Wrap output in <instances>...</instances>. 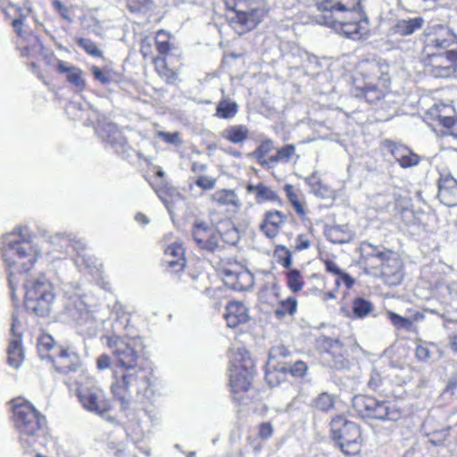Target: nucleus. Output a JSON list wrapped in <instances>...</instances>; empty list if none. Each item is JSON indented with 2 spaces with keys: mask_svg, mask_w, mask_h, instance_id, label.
I'll list each match as a JSON object with an SVG mask.
<instances>
[{
  "mask_svg": "<svg viewBox=\"0 0 457 457\" xmlns=\"http://www.w3.org/2000/svg\"><path fill=\"white\" fill-rule=\"evenodd\" d=\"M27 234L18 228L14 232L2 237V251L6 255L15 253L20 259L29 257V264L18 262L21 268L19 272L11 270L8 274V284L12 301L17 300L15 295L16 287L22 278L24 288V305L27 311L37 316H46L50 311L54 300L53 285L44 274L34 275L30 269L36 260V251H33L31 244L26 239Z\"/></svg>",
  "mask_w": 457,
  "mask_h": 457,
  "instance_id": "obj_1",
  "label": "nucleus"
},
{
  "mask_svg": "<svg viewBox=\"0 0 457 457\" xmlns=\"http://www.w3.org/2000/svg\"><path fill=\"white\" fill-rule=\"evenodd\" d=\"M115 365L123 369L119 375L114 373L111 386L113 396L121 403L122 408L129 406L130 400L142 402L154 395L152 373L141 362V345L133 339L124 340L111 337L108 340Z\"/></svg>",
  "mask_w": 457,
  "mask_h": 457,
  "instance_id": "obj_2",
  "label": "nucleus"
},
{
  "mask_svg": "<svg viewBox=\"0 0 457 457\" xmlns=\"http://www.w3.org/2000/svg\"><path fill=\"white\" fill-rule=\"evenodd\" d=\"M56 370L60 373L73 374V379L79 386L78 396L82 406L88 411L105 418L111 409V404L100 388L83 386L85 370L77 353L70 352L68 349H62L59 353V366L56 367Z\"/></svg>",
  "mask_w": 457,
  "mask_h": 457,
  "instance_id": "obj_3",
  "label": "nucleus"
},
{
  "mask_svg": "<svg viewBox=\"0 0 457 457\" xmlns=\"http://www.w3.org/2000/svg\"><path fill=\"white\" fill-rule=\"evenodd\" d=\"M16 428L20 433V442L25 453L37 451L38 437L46 419L35 407L21 398L9 402Z\"/></svg>",
  "mask_w": 457,
  "mask_h": 457,
  "instance_id": "obj_4",
  "label": "nucleus"
},
{
  "mask_svg": "<svg viewBox=\"0 0 457 457\" xmlns=\"http://www.w3.org/2000/svg\"><path fill=\"white\" fill-rule=\"evenodd\" d=\"M228 368L229 384L233 393L245 392L255 376V366L245 348L231 351Z\"/></svg>",
  "mask_w": 457,
  "mask_h": 457,
  "instance_id": "obj_5",
  "label": "nucleus"
},
{
  "mask_svg": "<svg viewBox=\"0 0 457 457\" xmlns=\"http://www.w3.org/2000/svg\"><path fill=\"white\" fill-rule=\"evenodd\" d=\"M332 438L346 455L357 453L361 449V431L353 421L343 415L335 416L330 421Z\"/></svg>",
  "mask_w": 457,
  "mask_h": 457,
  "instance_id": "obj_6",
  "label": "nucleus"
},
{
  "mask_svg": "<svg viewBox=\"0 0 457 457\" xmlns=\"http://www.w3.org/2000/svg\"><path fill=\"white\" fill-rule=\"evenodd\" d=\"M423 37V57L457 49V37L445 26L438 24L427 28Z\"/></svg>",
  "mask_w": 457,
  "mask_h": 457,
  "instance_id": "obj_7",
  "label": "nucleus"
},
{
  "mask_svg": "<svg viewBox=\"0 0 457 457\" xmlns=\"http://www.w3.org/2000/svg\"><path fill=\"white\" fill-rule=\"evenodd\" d=\"M353 408L363 419L396 420L399 412L392 409L390 403L365 395H357L352 400Z\"/></svg>",
  "mask_w": 457,
  "mask_h": 457,
  "instance_id": "obj_8",
  "label": "nucleus"
},
{
  "mask_svg": "<svg viewBox=\"0 0 457 457\" xmlns=\"http://www.w3.org/2000/svg\"><path fill=\"white\" fill-rule=\"evenodd\" d=\"M224 4L229 11L227 19L239 35L254 29L263 18V11L259 7H251L250 11H247L237 0H224Z\"/></svg>",
  "mask_w": 457,
  "mask_h": 457,
  "instance_id": "obj_9",
  "label": "nucleus"
},
{
  "mask_svg": "<svg viewBox=\"0 0 457 457\" xmlns=\"http://www.w3.org/2000/svg\"><path fill=\"white\" fill-rule=\"evenodd\" d=\"M430 68L431 74L436 78H449L457 68V49H451L445 53L423 57Z\"/></svg>",
  "mask_w": 457,
  "mask_h": 457,
  "instance_id": "obj_10",
  "label": "nucleus"
},
{
  "mask_svg": "<svg viewBox=\"0 0 457 457\" xmlns=\"http://www.w3.org/2000/svg\"><path fill=\"white\" fill-rule=\"evenodd\" d=\"M448 110V106L436 104L425 112L424 120L430 126L437 122L443 127V134L457 138V118L447 115Z\"/></svg>",
  "mask_w": 457,
  "mask_h": 457,
  "instance_id": "obj_11",
  "label": "nucleus"
},
{
  "mask_svg": "<svg viewBox=\"0 0 457 457\" xmlns=\"http://www.w3.org/2000/svg\"><path fill=\"white\" fill-rule=\"evenodd\" d=\"M21 327V322L13 317L10 328L12 338L6 349L7 363L13 369L20 368L25 359Z\"/></svg>",
  "mask_w": 457,
  "mask_h": 457,
  "instance_id": "obj_12",
  "label": "nucleus"
},
{
  "mask_svg": "<svg viewBox=\"0 0 457 457\" xmlns=\"http://www.w3.org/2000/svg\"><path fill=\"white\" fill-rule=\"evenodd\" d=\"M340 12H328L323 16L324 24L342 32L349 38H355L360 34V25L357 21H346V16L339 15Z\"/></svg>",
  "mask_w": 457,
  "mask_h": 457,
  "instance_id": "obj_13",
  "label": "nucleus"
},
{
  "mask_svg": "<svg viewBox=\"0 0 457 457\" xmlns=\"http://www.w3.org/2000/svg\"><path fill=\"white\" fill-rule=\"evenodd\" d=\"M96 131L99 137L108 142L117 153L124 151L127 140L115 124L112 122L99 123Z\"/></svg>",
  "mask_w": 457,
  "mask_h": 457,
  "instance_id": "obj_14",
  "label": "nucleus"
},
{
  "mask_svg": "<svg viewBox=\"0 0 457 457\" xmlns=\"http://www.w3.org/2000/svg\"><path fill=\"white\" fill-rule=\"evenodd\" d=\"M381 275L386 283L395 286L403 280L402 263L398 257L390 251L389 254L380 262Z\"/></svg>",
  "mask_w": 457,
  "mask_h": 457,
  "instance_id": "obj_15",
  "label": "nucleus"
},
{
  "mask_svg": "<svg viewBox=\"0 0 457 457\" xmlns=\"http://www.w3.org/2000/svg\"><path fill=\"white\" fill-rule=\"evenodd\" d=\"M224 283L236 291H245L253 285L252 273L243 268L238 270L226 269L223 272Z\"/></svg>",
  "mask_w": 457,
  "mask_h": 457,
  "instance_id": "obj_16",
  "label": "nucleus"
},
{
  "mask_svg": "<svg viewBox=\"0 0 457 457\" xmlns=\"http://www.w3.org/2000/svg\"><path fill=\"white\" fill-rule=\"evenodd\" d=\"M324 347L328 355L331 358L328 360L329 365L335 370H343L347 367L345 358L346 350L343 344L337 338H324Z\"/></svg>",
  "mask_w": 457,
  "mask_h": 457,
  "instance_id": "obj_17",
  "label": "nucleus"
},
{
  "mask_svg": "<svg viewBox=\"0 0 457 457\" xmlns=\"http://www.w3.org/2000/svg\"><path fill=\"white\" fill-rule=\"evenodd\" d=\"M437 196L446 206L457 205V180L452 175L440 177Z\"/></svg>",
  "mask_w": 457,
  "mask_h": 457,
  "instance_id": "obj_18",
  "label": "nucleus"
},
{
  "mask_svg": "<svg viewBox=\"0 0 457 457\" xmlns=\"http://www.w3.org/2000/svg\"><path fill=\"white\" fill-rule=\"evenodd\" d=\"M287 216L280 211H270L264 214V219L260 224V230L269 238L278 236L281 226L285 223Z\"/></svg>",
  "mask_w": 457,
  "mask_h": 457,
  "instance_id": "obj_19",
  "label": "nucleus"
},
{
  "mask_svg": "<svg viewBox=\"0 0 457 457\" xmlns=\"http://www.w3.org/2000/svg\"><path fill=\"white\" fill-rule=\"evenodd\" d=\"M223 316L229 328H236L240 324H244L249 319L247 308L239 302H230L228 303Z\"/></svg>",
  "mask_w": 457,
  "mask_h": 457,
  "instance_id": "obj_20",
  "label": "nucleus"
},
{
  "mask_svg": "<svg viewBox=\"0 0 457 457\" xmlns=\"http://www.w3.org/2000/svg\"><path fill=\"white\" fill-rule=\"evenodd\" d=\"M425 21L421 16L408 17L396 20L391 30L394 34L406 37L411 36L424 26Z\"/></svg>",
  "mask_w": 457,
  "mask_h": 457,
  "instance_id": "obj_21",
  "label": "nucleus"
},
{
  "mask_svg": "<svg viewBox=\"0 0 457 457\" xmlns=\"http://www.w3.org/2000/svg\"><path fill=\"white\" fill-rule=\"evenodd\" d=\"M391 154L402 168H411L418 165L420 157L411 149L402 145H392Z\"/></svg>",
  "mask_w": 457,
  "mask_h": 457,
  "instance_id": "obj_22",
  "label": "nucleus"
},
{
  "mask_svg": "<svg viewBox=\"0 0 457 457\" xmlns=\"http://www.w3.org/2000/svg\"><path fill=\"white\" fill-rule=\"evenodd\" d=\"M353 4H343V3H332L330 0H325L319 4V10L328 12H354L358 16H361L360 12L361 11V0H353Z\"/></svg>",
  "mask_w": 457,
  "mask_h": 457,
  "instance_id": "obj_23",
  "label": "nucleus"
},
{
  "mask_svg": "<svg viewBox=\"0 0 457 457\" xmlns=\"http://www.w3.org/2000/svg\"><path fill=\"white\" fill-rule=\"evenodd\" d=\"M359 251L363 260L376 259L379 263L383 262L390 253V250L382 246L374 245L367 241L361 243Z\"/></svg>",
  "mask_w": 457,
  "mask_h": 457,
  "instance_id": "obj_24",
  "label": "nucleus"
},
{
  "mask_svg": "<svg viewBox=\"0 0 457 457\" xmlns=\"http://www.w3.org/2000/svg\"><path fill=\"white\" fill-rule=\"evenodd\" d=\"M221 137L233 144H240L248 138L249 129L245 125L228 126L222 130Z\"/></svg>",
  "mask_w": 457,
  "mask_h": 457,
  "instance_id": "obj_25",
  "label": "nucleus"
},
{
  "mask_svg": "<svg viewBox=\"0 0 457 457\" xmlns=\"http://www.w3.org/2000/svg\"><path fill=\"white\" fill-rule=\"evenodd\" d=\"M246 191L251 194H255L257 203H262L264 201H277L278 199L276 192L262 183L255 186L248 185L246 187Z\"/></svg>",
  "mask_w": 457,
  "mask_h": 457,
  "instance_id": "obj_26",
  "label": "nucleus"
},
{
  "mask_svg": "<svg viewBox=\"0 0 457 457\" xmlns=\"http://www.w3.org/2000/svg\"><path fill=\"white\" fill-rule=\"evenodd\" d=\"M327 237L334 244H346L353 239V234L345 226H333L328 229Z\"/></svg>",
  "mask_w": 457,
  "mask_h": 457,
  "instance_id": "obj_27",
  "label": "nucleus"
},
{
  "mask_svg": "<svg viewBox=\"0 0 457 457\" xmlns=\"http://www.w3.org/2000/svg\"><path fill=\"white\" fill-rule=\"evenodd\" d=\"M416 357L420 361H428L434 357L440 358L442 353L436 344H419L415 351Z\"/></svg>",
  "mask_w": 457,
  "mask_h": 457,
  "instance_id": "obj_28",
  "label": "nucleus"
},
{
  "mask_svg": "<svg viewBox=\"0 0 457 457\" xmlns=\"http://www.w3.org/2000/svg\"><path fill=\"white\" fill-rule=\"evenodd\" d=\"M353 319H364L374 309L372 303L363 297H356L352 303Z\"/></svg>",
  "mask_w": 457,
  "mask_h": 457,
  "instance_id": "obj_29",
  "label": "nucleus"
},
{
  "mask_svg": "<svg viewBox=\"0 0 457 457\" xmlns=\"http://www.w3.org/2000/svg\"><path fill=\"white\" fill-rule=\"evenodd\" d=\"M237 111L238 105L236 102L223 99L217 105L215 116L221 119H231L236 116Z\"/></svg>",
  "mask_w": 457,
  "mask_h": 457,
  "instance_id": "obj_30",
  "label": "nucleus"
},
{
  "mask_svg": "<svg viewBox=\"0 0 457 457\" xmlns=\"http://www.w3.org/2000/svg\"><path fill=\"white\" fill-rule=\"evenodd\" d=\"M273 149V141L265 140L262 142L260 145L250 155L253 158L256 159L262 166H268L270 163V158L266 160L265 156L268 155Z\"/></svg>",
  "mask_w": 457,
  "mask_h": 457,
  "instance_id": "obj_31",
  "label": "nucleus"
},
{
  "mask_svg": "<svg viewBox=\"0 0 457 457\" xmlns=\"http://www.w3.org/2000/svg\"><path fill=\"white\" fill-rule=\"evenodd\" d=\"M297 309V301L295 297H288L280 301L278 307L274 310V315L278 319H283L287 315H293Z\"/></svg>",
  "mask_w": 457,
  "mask_h": 457,
  "instance_id": "obj_32",
  "label": "nucleus"
},
{
  "mask_svg": "<svg viewBox=\"0 0 457 457\" xmlns=\"http://www.w3.org/2000/svg\"><path fill=\"white\" fill-rule=\"evenodd\" d=\"M295 155V146L294 145H286L277 150L276 154L270 157V162L287 163Z\"/></svg>",
  "mask_w": 457,
  "mask_h": 457,
  "instance_id": "obj_33",
  "label": "nucleus"
},
{
  "mask_svg": "<svg viewBox=\"0 0 457 457\" xmlns=\"http://www.w3.org/2000/svg\"><path fill=\"white\" fill-rule=\"evenodd\" d=\"M212 199L222 205H233L236 207L239 205V200L233 190L223 189L217 191L212 195Z\"/></svg>",
  "mask_w": 457,
  "mask_h": 457,
  "instance_id": "obj_34",
  "label": "nucleus"
},
{
  "mask_svg": "<svg viewBox=\"0 0 457 457\" xmlns=\"http://www.w3.org/2000/svg\"><path fill=\"white\" fill-rule=\"evenodd\" d=\"M214 232L216 231L204 221L196 220L193 226L192 237L196 245H198V239L205 241L209 236L211 237Z\"/></svg>",
  "mask_w": 457,
  "mask_h": 457,
  "instance_id": "obj_35",
  "label": "nucleus"
},
{
  "mask_svg": "<svg viewBox=\"0 0 457 457\" xmlns=\"http://www.w3.org/2000/svg\"><path fill=\"white\" fill-rule=\"evenodd\" d=\"M335 402L336 395L322 392L313 400V406L319 411H328L333 409Z\"/></svg>",
  "mask_w": 457,
  "mask_h": 457,
  "instance_id": "obj_36",
  "label": "nucleus"
},
{
  "mask_svg": "<svg viewBox=\"0 0 457 457\" xmlns=\"http://www.w3.org/2000/svg\"><path fill=\"white\" fill-rule=\"evenodd\" d=\"M305 182L311 187L312 191L319 196L327 197L328 194V187L323 185L320 179L317 177V173L313 172L311 176L305 179Z\"/></svg>",
  "mask_w": 457,
  "mask_h": 457,
  "instance_id": "obj_37",
  "label": "nucleus"
},
{
  "mask_svg": "<svg viewBox=\"0 0 457 457\" xmlns=\"http://www.w3.org/2000/svg\"><path fill=\"white\" fill-rule=\"evenodd\" d=\"M225 225L227 230L225 232L220 231V238H222L225 243L234 245L240 239L239 232L231 221L226 220Z\"/></svg>",
  "mask_w": 457,
  "mask_h": 457,
  "instance_id": "obj_38",
  "label": "nucleus"
},
{
  "mask_svg": "<svg viewBox=\"0 0 457 457\" xmlns=\"http://www.w3.org/2000/svg\"><path fill=\"white\" fill-rule=\"evenodd\" d=\"M201 249L208 251L210 253H214L220 250L222 246L220 244V230L214 232L211 237L203 241L198 239V245Z\"/></svg>",
  "mask_w": 457,
  "mask_h": 457,
  "instance_id": "obj_39",
  "label": "nucleus"
},
{
  "mask_svg": "<svg viewBox=\"0 0 457 457\" xmlns=\"http://www.w3.org/2000/svg\"><path fill=\"white\" fill-rule=\"evenodd\" d=\"M354 95L358 97H364L367 102H373L380 98V92L378 90L377 86L356 87Z\"/></svg>",
  "mask_w": 457,
  "mask_h": 457,
  "instance_id": "obj_40",
  "label": "nucleus"
},
{
  "mask_svg": "<svg viewBox=\"0 0 457 457\" xmlns=\"http://www.w3.org/2000/svg\"><path fill=\"white\" fill-rule=\"evenodd\" d=\"M66 77L67 80L79 90H83L85 88L86 82L83 78V71L79 68L75 66L71 70Z\"/></svg>",
  "mask_w": 457,
  "mask_h": 457,
  "instance_id": "obj_41",
  "label": "nucleus"
},
{
  "mask_svg": "<svg viewBox=\"0 0 457 457\" xmlns=\"http://www.w3.org/2000/svg\"><path fill=\"white\" fill-rule=\"evenodd\" d=\"M77 44L89 55L95 57H103V52L91 39L80 37L77 39Z\"/></svg>",
  "mask_w": 457,
  "mask_h": 457,
  "instance_id": "obj_42",
  "label": "nucleus"
},
{
  "mask_svg": "<svg viewBox=\"0 0 457 457\" xmlns=\"http://www.w3.org/2000/svg\"><path fill=\"white\" fill-rule=\"evenodd\" d=\"M152 0H127V7L131 12H146L153 8Z\"/></svg>",
  "mask_w": 457,
  "mask_h": 457,
  "instance_id": "obj_43",
  "label": "nucleus"
},
{
  "mask_svg": "<svg viewBox=\"0 0 457 457\" xmlns=\"http://www.w3.org/2000/svg\"><path fill=\"white\" fill-rule=\"evenodd\" d=\"M287 286L291 291L297 293L303 288L301 273L298 270H290L287 272Z\"/></svg>",
  "mask_w": 457,
  "mask_h": 457,
  "instance_id": "obj_44",
  "label": "nucleus"
},
{
  "mask_svg": "<svg viewBox=\"0 0 457 457\" xmlns=\"http://www.w3.org/2000/svg\"><path fill=\"white\" fill-rule=\"evenodd\" d=\"M90 70L94 79L103 85H108L113 80V76L109 70H101L96 65H93Z\"/></svg>",
  "mask_w": 457,
  "mask_h": 457,
  "instance_id": "obj_45",
  "label": "nucleus"
},
{
  "mask_svg": "<svg viewBox=\"0 0 457 457\" xmlns=\"http://www.w3.org/2000/svg\"><path fill=\"white\" fill-rule=\"evenodd\" d=\"M387 317L396 328L410 329L412 326V321L410 319L402 317L394 312H387Z\"/></svg>",
  "mask_w": 457,
  "mask_h": 457,
  "instance_id": "obj_46",
  "label": "nucleus"
},
{
  "mask_svg": "<svg viewBox=\"0 0 457 457\" xmlns=\"http://www.w3.org/2000/svg\"><path fill=\"white\" fill-rule=\"evenodd\" d=\"M78 323L80 326L87 325V330L89 333L95 332L96 328V321L94 316L87 310L79 312V317L77 319Z\"/></svg>",
  "mask_w": 457,
  "mask_h": 457,
  "instance_id": "obj_47",
  "label": "nucleus"
},
{
  "mask_svg": "<svg viewBox=\"0 0 457 457\" xmlns=\"http://www.w3.org/2000/svg\"><path fill=\"white\" fill-rule=\"evenodd\" d=\"M283 370L285 371L289 372L292 376L295 378H303L305 376L308 366L305 362L302 361H297L292 365H288L287 367H284Z\"/></svg>",
  "mask_w": 457,
  "mask_h": 457,
  "instance_id": "obj_48",
  "label": "nucleus"
},
{
  "mask_svg": "<svg viewBox=\"0 0 457 457\" xmlns=\"http://www.w3.org/2000/svg\"><path fill=\"white\" fill-rule=\"evenodd\" d=\"M285 191L287 193V196L289 202L294 206L295 212L300 215H304L303 207L300 203L297 195L294 192L293 187L291 185H286Z\"/></svg>",
  "mask_w": 457,
  "mask_h": 457,
  "instance_id": "obj_49",
  "label": "nucleus"
},
{
  "mask_svg": "<svg viewBox=\"0 0 457 457\" xmlns=\"http://www.w3.org/2000/svg\"><path fill=\"white\" fill-rule=\"evenodd\" d=\"M428 438V442L433 445L439 446L444 445L447 437L449 436L448 429H441L437 431H432L427 433Z\"/></svg>",
  "mask_w": 457,
  "mask_h": 457,
  "instance_id": "obj_50",
  "label": "nucleus"
},
{
  "mask_svg": "<svg viewBox=\"0 0 457 457\" xmlns=\"http://www.w3.org/2000/svg\"><path fill=\"white\" fill-rule=\"evenodd\" d=\"M163 265L170 270V272L178 273L185 268V258H168L165 256Z\"/></svg>",
  "mask_w": 457,
  "mask_h": 457,
  "instance_id": "obj_51",
  "label": "nucleus"
},
{
  "mask_svg": "<svg viewBox=\"0 0 457 457\" xmlns=\"http://www.w3.org/2000/svg\"><path fill=\"white\" fill-rule=\"evenodd\" d=\"M63 239L64 241L71 244L73 249L78 253L79 255L81 256V260L83 262H86L85 256L82 255V253L86 249L85 242L80 238H77L76 237H71V236L65 237H63Z\"/></svg>",
  "mask_w": 457,
  "mask_h": 457,
  "instance_id": "obj_52",
  "label": "nucleus"
},
{
  "mask_svg": "<svg viewBox=\"0 0 457 457\" xmlns=\"http://www.w3.org/2000/svg\"><path fill=\"white\" fill-rule=\"evenodd\" d=\"M185 250L180 244L170 245L165 250V256L168 258H185Z\"/></svg>",
  "mask_w": 457,
  "mask_h": 457,
  "instance_id": "obj_53",
  "label": "nucleus"
},
{
  "mask_svg": "<svg viewBox=\"0 0 457 457\" xmlns=\"http://www.w3.org/2000/svg\"><path fill=\"white\" fill-rule=\"evenodd\" d=\"M157 136L161 138H162L166 143L174 145H180L182 143V140L180 138L179 132H164V131H158Z\"/></svg>",
  "mask_w": 457,
  "mask_h": 457,
  "instance_id": "obj_54",
  "label": "nucleus"
},
{
  "mask_svg": "<svg viewBox=\"0 0 457 457\" xmlns=\"http://www.w3.org/2000/svg\"><path fill=\"white\" fill-rule=\"evenodd\" d=\"M195 184L204 190H211L214 187L215 180L208 177L200 176L196 179Z\"/></svg>",
  "mask_w": 457,
  "mask_h": 457,
  "instance_id": "obj_55",
  "label": "nucleus"
},
{
  "mask_svg": "<svg viewBox=\"0 0 457 457\" xmlns=\"http://www.w3.org/2000/svg\"><path fill=\"white\" fill-rule=\"evenodd\" d=\"M54 345V339L49 335H44L39 338L38 349L39 351H49Z\"/></svg>",
  "mask_w": 457,
  "mask_h": 457,
  "instance_id": "obj_56",
  "label": "nucleus"
},
{
  "mask_svg": "<svg viewBox=\"0 0 457 457\" xmlns=\"http://www.w3.org/2000/svg\"><path fill=\"white\" fill-rule=\"evenodd\" d=\"M290 387V391L292 394H295L294 396H293V400L292 402L290 403V405L291 404H294L296 402H299L302 400V398L304 397V394H303V390L301 386H297V385H290L289 386Z\"/></svg>",
  "mask_w": 457,
  "mask_h": 457,
  "instance_id": "obj_57",
  "label": "nucleus"
},
{
  "mask_svg": "<svg viewBox=\"0 0 457 457\" xmlns=\"http://www.w3.org/2000/svg\"><path fill=\"white\" fill-rule=\"evenodd\" d=\"M111 365V358L107 354H101L96 360V367L99 370L108 369Z\"/></svg>",
  "mask_w": 457,
  "mask_h": 457,
  "instance_id": "obj_58",
  "label": "nucleus"
},
{
  "mask_svg": "<svg viewBox=\"0 0 457 457\" xmlns=\"http://www.w3.org/2000/svg\"><path fill=\"white\" fill-rule=\"evenodd\" d=\"M270 355L271 358L287 357L289 355V351L283 345L276 346L271 348Z\"/></svg>",
  "mask_w": 457,
  "mask_h": 457,
  "instance_id": "obj_59",
  "label": "nucleus"
},
{
  "mask_svg": "<svg viewBox=\"0 0 457 457\" xmlns=\"http://www.w3.org/2000/svg\"><path fill=\"white\" fill-rule=\"evenodd\" d=\"M273 428L270 423H262L260 426L259 435L262 438H269L272 436Z\"/></svg>",
  "mask_w": 457,
  "mask_h": 457,
  "instance_id": "obj_60",
  "label": "nucleus"
},
{
  "mask_svg": "<svg viewBox=\"0 0 457 457\" xmlns=\"http://www.w3.org/2000/svg\"><path fill=\"white\" fill-rule=\"evenodd\" d=\"M326 270L329 273L339 275L342 273V270L337 265V263L331 260H326L324 262Z\"/></svg>",
  "mask_w": 457,
  "mask_h": 457,
  "instance_id": "obj_61",
  "label": "nucleus"
},
{
  "mask_svg": "<svg viewBox=\"0 0 457 457\" xmlns=\"http://www.w3.org/2000/svg\"><path fill=\"white\" fill-rule=\"evenodd\" d=\"M310 247V241L304 235H299L296 238L295 248L297 250L308 249Z\"/></svg>",
  "mask_w": 457,
  "mask_h": 457,
  "instance_id": "obj_62",
  "label": "nucleus"
},
{
  "mask_svg": "<svg viewBox=\"0 0 457 457\" xmlns=\"http://www.w3.org/2000/svg\"><path fill=\"white\" fill-rule=\"evenodd\" d=\"M283 249L285 250V256L280 258L279 262L283 267L289 269L292 265V253L289 250L284 247Z\"/></svg>",
  "mask_w": 457,
  "mask_h": 457,
  "instance_id": "obj_63",
  "label": "nucleus"
},
{
  "mask_svg": "<svg viewBox=\"0 0 457 457\" xmlns=\"http://www.w3.org/2000/svg\"><path fill=\"white\" fill-rule=\"evenodd\" d=\"M338 276L347 288H351L353 286L354 279L348 273L342 271Z\"/></svg>",
  "mask_w": 457,
  "mask_h": 457,
  "instance_id": "obj_64",
  "label": "nucleus"
}]
</instances>
